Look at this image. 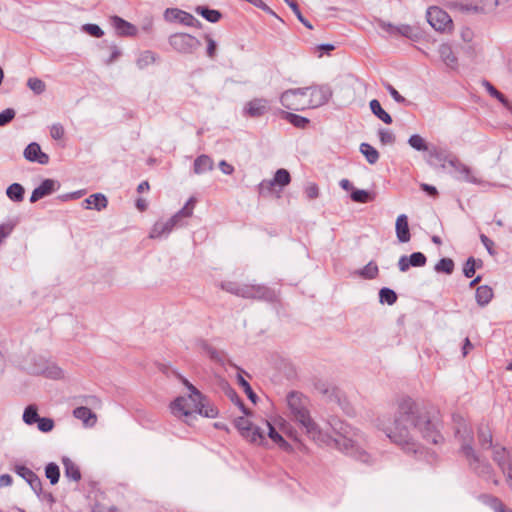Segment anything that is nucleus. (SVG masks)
<instances>
[{"label":"nucleus","instance_id":"603ef678","mask_svg":"<svg viewBox=\"0 0 512 512\" xmlns=\"http://www.w3.org/2000/svg\"><path fill=\"white\" fill-rule=\"evenodd\" d=\"M284 2L292 9L297 19L308 29H313L312 24L303 16L301 10L295 0H284Z\"/></svg>","mask_w":512,"mask_h":512},{"label":"nucleus","instance_id":"9b49d317","mask_svg":"<svg viewBox=\"0 0 512 512\" xmlns=\"http://www.w3.org/2000/svg\"><path fill=\"white\" fill-rule=\"evenodd\" d=\"M164 15L169 21H177L190 27H201V22L192 14L177 8H167Z\"/></svg>","mask_w":512,"mask_h":512},{"label":"nucleus","instance_id":"aec40b11","mask_svg":"<svg viewBox=\"0 0 512 512\" xmlns=\"http://www.w3.org/2000/svg\"><path fill=\"white\" fill-rule=\"evenodd\" d=\"M396 237L400 243H407L411 239V233L406 214H400L395 223Z\"/></svg>","mask_w":512,"mask_h":512},{"label":"nucleus","instance_id":"de8ad7c7","mask_svg":"<svg viewBox=\"0 0 512 512\" xmlns=\"http://www.w3.org/2000/svg\"><path fill=\"white\" fill-rule=\"evenodd\" d=\"M483 85L491 97L497 99L504 107L508 106V98L502 92L498 91L489 81L484 80Z\"/></svg>","mask_w":512,"mask_h":512},{"label":"nucleus","instance_id":"473e14b6","mask_svg":"<svg viewBox=\"0 0 512 512\" xmlns=\"http://www.w3.org/2000/svg\"><path fill=\"white\" fill-rule=\"evenodd\" d=\"M478 442L482 449L488 450L493 446V436L488 426H480L478 429Z\"/></svg>","mask_w":512,"mask_h":512},{"label":"nucleus","instance_id":"5701e85b","mask_svg":"<svg viewBox=\"0 0 512 512\" xmlns=\"http://www.w3.org/2000/svg\"><path fill=\"white\" fill-rule=\"evenodd\" d=\"M265 425L268 429V437L275 444H277L280 449H282L285 452H291L293 450L292 445L283 438V436L276 430V428L269 421H265Z\"/></svg>","mask_w":512,"mask_h":512},{"label":"nucleus","instance_id":"4d7b16f0","mask_svg":"<svg viewBox=\"0 0 512 512\" xmlns=\"http://www.w3.org/2000/svg\"><path fill=\"white\" fill-rule=\"evenodd\" d=\"M81 30L95 38H100L104 35L102 28L99 25L93 23L84 24L81 27Z\"/></svg>","mask_w":512,"mask_h":512},{"label":"nucleus","instance_id":"1a4fd4ad","mask_svg":"<svg viewBox=\"0 0 512 512\" xmlns=\"http://www.w3.org/2000/svg\"><path fill=\"white\" fill-rule=\"evenodd\" d=\"M333 91L329 84L311 85V93L308 106L318 108L324 106L332 98Z\"/></svg>","mask_w":512,"mask_h":512},{"label":"nucleus","instance_id":"20e7f679","mask_svg":"<svg viewBox=\"0 0 512 512\" xmlns=\"http://www.w3.org/2000/svg\"><path fill=\"white\" fill-rule=\"evenodd\" d=\"M465 432L467 433V437L463 438L462 440L461 452L467 459L470 468L479 477L483 478L486 481L492 482L495 485H498L499 481L495 476V472L492 465L488 461L480 459V457L476 454L471 444L473 439L471 431H467V429L465 428Z\"/></svg>","mask_w":512,"mask_h":512},{"label":"nucleus","instance_id":"8fccbe9b","mask_svg":"<svg viewBox=\"0 0 512 512\" xmlns=\"http://www.w3.org/2000/svg\"><path fill=\"white\" fill-rule=\"evenodd\" d=\"M156 60V54L150 50L143 51L137 61L136 64L139 69H144L147 66L153 64Z\"/></svg>","mask_w":512,"mask_h":512},{"label":"nucleus","instance_id":"13d9d810","mask_svg":"<svg viewBox=\"0 0 512 512\" xmlns=\"http://www.w3.org/2000/svg\"><path fill=\"white\" fill-rule=\"evenodd\" d=\"M241 285L242 284L235 281H222L220 282L219 287L230 294L239 296Z\"/></svg>","mask_w":512,"mask_h":512},{"label":"nucleus","instance_id":"69168bd1","mask_svg":"<svg viewBox=\"0 0 512 512\" xmlns=\"http://www.w3.org/2000/svg\"><path fill=\"white\" fill-rule=\"evenodd\" d=\"M204 38L207 42V56L211 59H214L216 57L217 52V43L209 34H206Z\"/></svg>","mask_w":512,"mask_h":512},{"label":"nucleus","instance_id":"2eb2a0df","mask_svg":"<svg viewBox=\"0 0 512 512\" xmlns=\"http://www.w3.org/2000/svg\"><path fill=\"white\" fill-rule=\"evenodd\" d=\"M23 155L27 161L36 162L41 165H47L50 160L48 154L44 153L36 142L28 144L24 149Z\"/></svg>","mask_w":512,"mask_h":512},{"label":"nucleus","instance_id":"680f3d73","mask_svg":"<svg viewBox=\"0 0 512 512\" xmlns=\"http://www.w3.org/2000/svg\"><path fill=\"white\" fill-rule=\"evenodd\" d=\"M378 136L381 144L383 145H392L396 140L395 135L391 131L384 128H380L378 130Z\"/></svg>","mask_w":512,"mask_h":512},{"label":"nucleus","instance_id":"72a5a7b5","mask_svg":"<svg viewBox=\"0 0 512 512\" xmlns=\"http://www.w3.org/2000/svg\"><path fill=\"white\" fill-rule=\"evenodd\" d=\"M371 112L385 124H391L393 119L389 113H387L381 106V103L377 99H372L369 102Z\"/></svg>","mask_w":512,"mask_h":512},{"label":"nucleus","instance_id":"3c124183","mask_svg":"<svg viewBox=\"0 0 512 512\" xmlns=\"http://www.w3.org/2000/svg\"><path fill=\"white\" fill-rule=\"evenodd\" d=\"M237 381H238V384L241 388H243L245 394L247 395L248 399L256 404L257 403V400H258V396L257 394L253 391V389L251 388V385L249 384V382L247 380L244 379V377L239 373L237 375Z\"/></svg>","mask_w":512,"mask_h":512},{"label":"nucleus","instance_id":"9d476101","mask_svg":"<svg viewBox=\"0 0 512 512\" xmlns=\"http://www.w3.org/2000/svg\"><path fill=\"white\" fill-rule=\"evenodd\" d=\"M12 470L23 480H25V482L30 486L37 497L41 496L42 481L33 470L22 464H15Z\"/></svg>","mask_w":512,"mask_h":512},{"label":"nucleus","instance_id":"6e6d98bb","mask_svg":"<svg viewBox=\"0 0 512 512\" xmlns=\"http://www.w3.org/2000/svg\"><path fill=\"white\" fill-rule=\"evenodd\" d=\"M27 86L37 95L42 94L46 89L44 81L36 77L29 78Z\"/></svg>","mask_w":512,"mask_h":512},{"label":"nucleus","instance_id":"4468645a","mask_svg":"<svg viewBox=\"0 0 512 512\" xmlns=\"http://www.w3.org/2000/svg\"><path fill=\"white\" fill-rule=\"evenodd\" d=\"M427 263V257L422 252H413L409 256L402 255L398 260L400 272H406L410 267H423Z\"/></svg>","mask_w":512,"mask_h":512},{"label":"nucleus","instance_id":"7ed1b4c3","mask_svg":"<svg viewBox=\"0 0 512 512\" xmlns=\"http://www.w3.org/2000/svg\"><path fill=\"white\" fill-rule=\"evenodd\" d=\"M307 398L300 392L291 391L287 395V405L293 420L305 428L307 435L313 441H328L329 438L313 421L307 409Z\"/></svg>","mask_w":512,"mask_h":512},{"label":"nucleus","instance_id":"09e8293b","mask_svg":"<svg viewBox=\"0 0 512 512\" xmlns=\"http://www.w3.org/2000/svg\"><path fill=\"white\" fill-rule=\"evenodd\" d=\"M358 273L363 279L371 280L375 279L378 276L379 269L374 261H370L361 270H359Z\"/></svg>","mask_w":512,"mask_h":512},{"label":"nucleus","instance_id":"c03bdc74","mask_svg":"<svg viewBox=\"0 0 512 512\" xmlns=\"http://www.w3.org/2000/svg\"><path fill=\"white\" fill-rule=\"evenodd\" d=\"M272 180L274 181L276 186L283 188L290 184L291 176L288 170L280 168L275 172Z\"/></svg>","mask_w":512,"mask_h":512},{"label":"nucleus","instance_id":"0eeeda50","mask_svg":"<svg viewBox=\"0 0 512 512\" xmlns=\"http://www.w3.org/2000/svg\"><path fill=\"white\" fill-rule=\"evenodd\" d=\"M170 46L180 54H193L201 46L200 40L187 33H175L170 35Z\"/></svg>","mask_w":512,"mask_h":512},{"label":"nucleus","instance_id":"774afa93","mask_svg":"<svg viewBox=\"0 0 512 512\" xmlns=\"http://www.w3.org/2000/svg\"><path fill=\"white\" fill-rule=\"evenodd\" d=\"M207 355H208V357L212 361H214V362H216V363H218L220 365H224L225 364V354H224V352L219 351L216 348L212 347L209 350V352L207 353Z\"/></svg>","mask_w":512,"mask_h":512},{"label":"nucleus","instance_id":"f704fd0d","mask_svg":"<svg viewBox=\"0 0 512 512\" xmlns=\"http://www.w3.org/2000/svg\"><path fill=\"white\" fill-rule=\"evenodd\" d=\"M241 436L253 444L262 445L265 442L264 431L258 426L252 425L249 430L244 432Z\"/></svg>","mask_w":512,"mask_h":512},{"label":"nucleus","instance_id":"412c9836","mask_svg":"<svg viewBox=\"0 0 512 512\" xmlns=\"http://www.w3.org/2000/svg\"><path fill=\"white\" fill-rule=\"evenodd\" d=\"M111 23L119 36H135L137 33L136 26L117 15L111 17Z\"/></svg>","mask_w":512,"mask_h":512},{"label":"nucleus","instance_id":"5fc2aeb1","mask_svg":"<svg viewBox=\"0 0 512 512\" xmlns=\"http://www.w3.org/2000/svg\"><path fill=\"white\" fill-rule=\"evenodd\" d=\"M275 183L272 179H264L258 184L259 195L267 197L273 193Z\"/></svg>","mask_w":512,"mask_h":512},{"label":"nucleus","instance_id":"864d4df0","mask_svg":"<svg viewBox=\"0 0 512 512\" xmlns=\"http://www.w3.org/2000/svg\"><path fill=\"white\" fill-rule=\"evenodd\" d=\"M194 205H195V199L194 198H190L187 203L185 204V206L180 209L177 213H175L173 216H177V223L179 225H181V220L183 218H187V217H190L193 213V208H194Z\"/></svg>","mask_w":512,"mask_h":512},{"label":"nucleus","instance_id":"6e6552de","mask_svg":"<svg viewBox=\"0 0 512 512\" xmlns=\"http://www.w3.org/2000/svg\"><path fill=\"white\" fill-rule=\"evenodd\" d=\"M426 18L431 27L438 32H446L452 29L453 21L451 17L446 11L437 6L427 9Z\"/></svg>","mask_w":512,"mask_h":512},{"label":"nucleus","instance_id":"79ce46f5","mask_svg":"<svg viewBox=\"0 0 512 512\" xmlns=\"http://www.w3.org/2000/svg\"><path fill=\"white\" fill-rule=\"evenodd\" d=\"M398 299L397 293L388 287H383L379 290V302L392 306Z\"/></svg>","mask_w":512,"mask_h":512},{"label":"nucleus","instance_id":"4be33fe9","mask_svg":"<svg viewBox=\"0 0 512 512\" xmlns=\"http://www.w3.org/2000/svg\"><path fill=\"white\" fill-rule=\"evenodd\" d=\"M195 411L201 416L207 418H216L218 416V409L209 402L205 395L194 402Z\"/></svg>","mask_w":512,"mask_h":512},{"label":"nucleus","instance_id":"2f4dec72","mask_svg":"<svg viewBox=\"0 0 512 512\" xmlns=\"http://www.w3.org/2000/svg\"><path fill=\"white\" fill-rule=\"evenodd\" d=\"M62 463L64 465V473L67 478L75 482L81 479V472L79 467L70 458L63 457Z\"/></svg>","mask_w":512,"mask_h":512},{"label":"nucleus","instance_id":"0e129e2a","mask_svg":"<svg viewBox=\"0 0 512 512\" xmlns=\"http://www.w3.org/2000/svg\"><path fill=\"white\" fill-rule=\"evenodd\" d=\"M16 112L13 108H6L0 112V127L8 125L14 118Z\"/></svg>","mask_w":512,"mask_h":512},{"label":"nucleus","instance_id":"ddd939ff","mask_svg":"<svg viewBox=\"0 0 512 512\" xmlns=\"http://www.w3.org/2000/svg\"><path fill=\"white\" fill-rule=\"evenodd\" d=\"M269 111V102L264 98H254L248 101L244 106V115L251 118H258Z\"/></svg>","mask_w":512,"mask_h":512},{"label":"nucleus","instance_id":"cd10ccee","mask_svg":"<svg viewBox=\"0 0 512 512\" xmlns=\"http://www.w3.org/2000/svg\"><path fill=\"white\" fill-rule=\"evenodd\" d=\"M494 292L489 285L478 286L475 292V300L480 307L487 306L493 299Z\"/></svg>","mask_w":512,"mask_h":512},{"label":"nucleus","instance_id":"bb28decb","mask_svg":"<svg viewBox=\"0 0 512 512\" xmlns=\"http://www.w3.org/2000/svg\"><path fill=\"white\" fill-rule=\"evenodd\" d=\"M280 103L288 110L299 111L304 108L301 106L296 95L292 92L291 89H288L281 94Z\"/></svg>","mask_w":512,"mask_h":512},{"label":"nucleus","instance_id":"f8f14e48","mask_svg":"<svg viewBox=\"0 0 512 512\" xmlns=\"http://www.w3.org/2000/svg\"><path fill=\"white\" fill-rule=\"evenodd\" d=\"M61 184L58 180L55 179H44L38 187H36L30 196V202L35 203L40 199L51 195L52 193L59 190Z\"/></svg>","mask_w":512,"mask_h":512},{"label":"nucleus","instance_id":"a211bd4d","mask_svg":"<svg viewBox=\"0 0 512 512\" xmlns=\"http://www.w3.org/2000/svg\"><path fill=\"white\" fill-rule=\"evenodd\" d=\"M492 458L502 472L512 470V449L506 447L496 448L493 451Z\"/></svg>","mask_w":512,"mask_h":512},{"label":"nucleus","instance_id":"39448f33","mask_svg":"<svg viewBox=\"0 0 512 512\" xmlns=\"http://www.w3.org/2000/svg\"><path fill=\"white\" fill-rule=\"evenodd\" d=\"M314 389L326 398L328 402L336 403L343 412L348 415L353 413V408L347 400L343 391L331 383L318 379L313 384Z\"/></svg>","mask_w":512,"mask_h":512},{"label":"nucleus","instance_id":"b1692460","mask_svg":"<svg viewBox=\"0 0 512 512\" xmlns=\"http://www.w3.org/2000/svg\"><path fill=\"white\" fill-rule=\"evenodd\" d=\"M85 209L102 211L108 205L107 197L102 193H94L84 200Z\"/></svg>","mask_w":512,"mask_h":512},{"label":"nucleus","instance_id":"c85d7f7f","mask_svg":"<svg viewBox=\"0 0 512 512\" xmlns=\"http://www.w3.org/2000/svg\"><path fill=\"white\" fill-rule=\"evenodd\" d=\"M439 55L442 61L450 68H454L457 66V57L452 51V48L449 44L443 43L439 46Z\"/></svg>","mask_w":512,"mask_h":512},{"label":"nucleus","instance_id":"a878e982","mask_svg":"<svg viewBox=\"0 0 512 512\" xmlns=\"http://www.w3.org/2000/svg\"><path fill=\"white\" fill-rule=\"evenodd\" d=\"M73 416L79 420H82L86 426L90 427L93 426L97 421L96 414L86 406L76 407L73 410Z\"/></svg>","mask_w":512,"mask_h":512},{"label":"nucleus","instance_id":"6ab92c4d","mask_svg":"<svg viewBox=\"0 0 512 512\" xmlns=\"http://www.w3.org/2000/svg\"><path fill=\"white\" fill-rule=\"evenodd\" d=\"M176 226H180L177 223V216H172L165 222H156L151 229L150 238H160L168 235Z\"/></svg>","mask_w":512,"mask_h":512},{"label":"nucleus","instance_id":"4c0bfd02","mask_svg":"<svg viewBox=\"0 0 512 512\" xmlns=\"http://www.w3.org/2000/svg\"><path fill=\"white\" fill-rule=\"evenodd\" d=\"M25 189L19 183H12L6 189L7 197L13 202H21L24 199Z\"/></svg>","mask_w":512,"mask_h":512},{"label":"nucleus","instance_id":"f257e3e1","mask_svg":"<svg viewBox=\"0 0 512 512\" xmlns=\"http://www.w3.org/2000/svg\"><path fill=\"white\" fill-rule=\"evenodd\" d=\"M438 412L418 407L411 399L403 400L394 416L393 423L386 425L377 419V427L407 454H418L421 446L414 440L411 430H417L427 442L439 444L443 436L439 431Z\"/></svg>","mask_w":512,"mask_h":512},{"label":"nucleus","instance_id":"338daca9","mask_svg":"<svg viewBox=\"0 0 512 512\" xmlns=\"http://www.w3.org/2000/svg\"><path fill=\"white\" fill-rule=\"evenodd\" d=\"M235 427L239 431L240 435H243L244 432H247L249 428L253 425L248 419L244 417H238L234 421Z\"/></svg>","mask_w":512,"mask_h":512},{"label":"nucleus","instance_id":"e2e57ef3","mask_svg":"<svg viewBox=\"0 0 512 512\" xmlns=\"http://www.w3.org/2000/svg\"><path fill=\"white\" fill-rule=\"evenodd\" d=\"M385 89L389 92L390 96L396 101L397 103L401 104H410L409 101L406 100L390 83L386 82L384 83Z\"/></svg>","mask_w":512,"mask_h":512},{"label":"nucleus","instance_id":"49530a36","mask_svg":"<svg viewBox=\"0 0 512 512\" xmlns=\"http://www.w3.org/2000/svg\"><path fill=\"white\" fill-rule=\"evenodd\" d=\"M454 261L451 258H441L435 265L434 269L438 273L450 275L454 271Z\"/></svg>","mask_w":512,"mask_h":512},{"label":"nucleus","instance_id":"c756f323","mask_svg":"<svg viewBox=\"0 0 512 512\" xmlns=\"http://www.w3.org/2000/svg\"><path fill=\"white\" fill-rule=\"evenodd\" d=\"M281 116L291 125L299 129H305L310 123L308 118L292 112L281 111Z\"/></svg>","mask_w":512,"mask_h":512},{"label":"nucleus","instance_id":"e433bc0d","mask_svg":"<svg viewBox=\"0 0 512 512\" xmlns=\"http://www.w3.org/2000/svg\"><path fill=\"white\" fill-rule=\"evenodd\" d=\"M225 395L229 398V400L232 403H234L236 406H238L240 408V410L243 412V414L249 415L250 411L245 406V404H244L243 400L241 399V397L238 395L236 390L234 388H232L227 383H226V387H225Z\"/></svg>","mask_w":512,"mask_h":512},{"label":"nucleus","instance_id":"a18cd8bd","mask_svg":"<svg viewBox=\"0 0 512 512\" xmlns=\"http://www.w3.org/2000/svg\"><path fill=\"white\" fill-rule=\"evenodd\" d=\"M350 198L352 201L362 204L369 203L374 199L373 195L369 191L363 189H353L350 194Z\"/></svg>","mask_w":512,"mask_h":512},{"label":"nucleus","instance_id":"052dcab7","mask_svg":"<svg viewBox=\"0 0 512 512\" xmlns=\"http://www.w3.org/2000/svg\"><path fill=\"white\" fill-rule=\"evenodd\" d=\"M36 423L38 430L43 433L52 431L55 426L54 420L49 417H40Z\"/></svg>","mask_w":512,"mask_h":512},{"label":"nucleus","instance_id":"f3484780","mask_svg":"<svg viewBox=\"0 0 512 512\" xmlns=\"http://www.w3.org/2000/svg\"><path fill=\"white\" fill-rule=\"evenodd\" d=\"M448 163L457 173V179L473 184L478 183V179L472 175L471 169L462 163L457 157H452L448 160Z\"/></svg>","mask_w":512,"mask_h":512},{"label":"nucleus","instance_id":"dca6fc26","mask_svg":"<svg viewBox=\"0 0 512 512\" xmlns=\"http://www.w3.org/2000/svg\"><path fill=\"white\" fill-rule=\"evenodd\" d=\"M408 144L411 148H413L416 151H419V152L429 151V156L431 158H435L439 162L444 160L443 155L436 148L429 150L427 142L419 134L411 135L408 139Z\"/></svg>","mask_w":512,"mask_h":512},{"label":"nucleus","instance_id":"393cba45","mask_svg":"<svg viewBox=\"0 0 512 512\" xmlns=\"http://www.w3.org/2000/svg\"><path fill=\"white\" fill-rule=\"evenodd\" d=\"M186 402H187V399L183 396H179V397L175 398L170 404L171 413L177 417H181V416H184L186 418L195 417L193 415V412L186 408Z\"/></svg>","mask_w":512,"mask_h":512},{"label":"nucleus","instance_id":"ea45409f","mask_svg":"<svg viewBox=\"0 0 512 512\" xmlns=\"http://www.w3.org/2000/svg\"><path fill=\"white\" fill-rule=\"evenodd\" d=\"M481 500L484 504L489 506L494 512H503L505 508V504L496 496L483 494L481 495Z\"/></svg>","mask_w":512,"mask_h":512},{"label":"nucleus","instance_id":"bf43d9fd","mask_svg":"<svg viewBox=\"0 0 512 512\" xmlns=\"http://www.w3.org/2000/svg\"><path fill=\"white\" fill-rule=\"evenodd\" d=\"M476 259L473 256L467 258L463 265V274L466 278H472L476 272Z\"/></svg>","mask_w":512,"mask_h":512},{"label":"nucleus","instance_id":"7c9ffc66","mask_svg":"<svg viewBox=\"0 0 512 512\" xmlns=\"http://www.w3.org/2000/svg\"><path fill=\"white\" fill-rule=\"evenodd\" d=\"M213 169V160L208 155L202 154L198 156L193 164L195 174H203Z\"/></svg>","mask_w":512,"mask_h":512},{"label":"nucleus","instance_id":"58836bf2","mask_svg":"<svg viewBox=\"0 0 512 512\" xmlns=\"http://www.w3.org/2000/svg\"><path fill=\"white\" fill-rule=\"evenodd\" d=\"M360 152L364 155L367 162L371 165L377 163L379 160V152L369 143H361Z\"/></svg>","mask_w":512,"mask_h":512},{"label":"nucleus","instance_id":"c9c22d12","mask_svg":"<svg viewBox=\"0 0 512 512\" xmlns=\"http://www.w3.org/2000/svg\"><path fill=\"white\" fill-rule=\"evenodd\" d=\"M195 12L211 23L218 22L222 17L219 10L211 9L208 6H197Z\"/></svg>","mask_w":512,"mask_h":512},{"label":"nucleus","instance_id":"37998d69","mask_svg":"<svg viewBox=\"0 0 512 512\" xmlns=\"http://www.w3.org/2000/svg\"><path fill=\"white\" fill-rule=\"evenodd\" d=\"M45 476L49 479L51 485H55L60 479V468L54 463L50 462L45 466Z\"/></svg>","mask_w":512,"mask_h":512},{"label":"nucleus","instance_id":"f03ea898","mask_svg":"<svg viewBox=\"0 0 512 512\" xmlns=\"http://www.w3.org/2000/svg\"><path fill=\"white\" fill-rule=\"evenodd\" d=\"M329 425L334 432V436L329 435L328 441H315L319 445H328V446H334L340 451H342L345 454H348L352 457H355L356 459L367 462L368 461V454L361 450L355 443V441L351 438L352 434V428L347 423L337 419L332 418L329 421ZM325 434V432H323Z\"/></svg>","mask_w":512,"mask_h":512},{"label":"nucleus","instance_id":"a19ab883","mask_svg":"<svg viewBox=\"0 0 512 512\" xmlns=\"http://www.w3.org/2000/svg\"><path fill=\"white\" fill-rule=\"evenodd\" d=\"M38 407L36 404H29L23 412L22 419L25 424L33 425L39 420Z\"/></svg>","mask_w":512,"mask_h":512},{"label":"nucleus","instance_id":"423d86ee","mask_svg":"<svg viewBox=\"0 0 512 512\" xmlns=\"http://www.w3.org/2000/svg\"><path fill=\"white\" fill-rule=\"evenodd\" d=\"M238 297L266 302H274L277 299L275 291L263 284H242Z\"/></svg>","mask_w":512,"mask_h":512}]
</instances>
